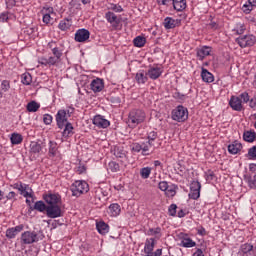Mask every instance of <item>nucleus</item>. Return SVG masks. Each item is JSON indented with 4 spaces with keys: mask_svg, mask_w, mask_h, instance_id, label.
Wrapping results in <instances>:
<instances>
[{
    "mask_svg": "<svg viewBox=\"0 0 256 256\" xmlns=\"http://www.w3.org/2000/svg\"><path fill=\"white\" fill-rule=\"evenodd\" d=\"M75 108L69 107V109H60L55 115V121L58 129H73V124L69 122V117L73 115Z\"/></svg>",
    "mask_w": 256,
    "mask_h": 256,
    "instance_id": "nucleus-1",
    "label": "nucleus"
},
{
    "mask_svg": "<svg viewBox=\"0 0 256 256\" xmlns=\"http://www.w3.org/2000/svg\"><path fill=\"white\" fill-rule=\"evenodd\" d=\"M70 191L72 197H81L85 193H89V184L85 180H76L71 186Z\"/></svg>",
    "mask_w": 256,
    "mask_h": 256,
    "instance_id": "nucleus-2",
    "label": "nucleus"
},
{
    "mask_svg": "<svg viewBox=\"0 0 256 256\" xmlns=\"http://www.w3.org/2000/svg\"><path fill=\"white\" fill-rule=\"evenodd\" d=\"M172 119L179 123L187 121L189 119V110L183 105L177 106L172 110Z\"/></svg>",
    "mask_w": 256,
    "mask_h": 256,
    "instance_id": "nucleus-3",
    "label": "nucleus"
},
{
    "mask_svg": "<svg viewBox=\"0 0 256 256\" xmlns=\"http://www.w3.org/2000/svg\"><path fill=\"white\" fill-rule=\"evenodd\" d=\"M48 49L52 51V55L50 56L57 63L61 62V58L63 57V44L57 43L56 41H50L47 45Z\"/></svg>",
    "mask_w": 256,
    "mask_h": 256,
    "instance_id": "nucleus-4",
    "label": "nucleus"
},
{
    "mask_svg": "<svg viewBox=\"0 0 256 256\" xmlns=\"http://www.w3.org/2000/svg\"><path fill=\"white\" fill-rule=\"evenodd\" d=\"M47 149L43 143L31 142L30 143V157L31 159H39L41 155H45Z\"/></svg>",
    "mask_w": 256,
    "mask_h": 256,
    "instance_id": "nucleus-5",
    "label": "nucleus"
},
{
    "mask_svg": "<svg viewBox=\"0 0 256 256\" xmlns=\"http://www.w3.org/2000/svg\"><path fill=\"white\" fill-rule=\"evenodd\" d=\"M113 155L118 159L124 167H127L129 164L128 152L123 148V146H114L112 150Z\"/></svg>",
    "mask_w": 256,
    "mask_h": 256,
    "instance_id": "nucleus-6",
    "label": "nucleus"
},
{
    "mask_svg": "<svg viewBox=\"0 0 256 256\" xmlns=\"http://www.w3.org/2000/svg\"><path fill=\"white\" fill-rule=\"evenodd\" d=\"M235 43L241 47V49H245L247 47H253L256 43V37L252 34L242 35L235 39Z\"/></svg>",
    "mask_w": 256,
    "mask_h": 256,
    "instance_id": "nucleus-7",
    "label": "nucleus"
},
{
    "mask_svg": "<svg viewBox=\"0 0 256 256\" xmlns=\"http://www.w3.org/2000/svg\"><path fill=\"white\" fill-rule=\"evenodd\" d=\"M39 242V235L35 231H25L21 234V245H33V243Z\"/></svg>",
    "mask_w": 256,
    "mask_h": 256,
    "instance_id": "nucleus-8",
    "label": "nucleus"
},
{
    "mask_svg": "<svg viewBox=\"0 0 256 256\" xmlns=\"http://www.w3.org/2000/svg\"><path fill=\"white\" fill-rule=\"evenodd\" d=\"M145 121V112L143 110L134 109L129 113V123H132L133 127L143 123Z\"/></svg>",
    "mask_w": 256,
    "mask_h": 256,
    "instance_id": "nucleus-9",
    "label": "nucleus"
},
{
    "mask_svg": "<svg viewBox=\"0 0 256 256\" xmlns=\"http://www.w3.org/2000/svg\"><path fill=\"white\" fill-rule=\"evenodd\" d=\"M104 18L106 19L107 23L111 25L114 31L119 29V25H121V17L116 16L114 12L108 11L105 13Z\"/></svg>",
    "mask_w": 256,
    "mask_h": 256,
    "instance_id": "nucleus-10",
    "label": "nucleus"
},
{
    "mask_svg": "<svg viewBox=\"0 0 256 256\" xmlns=\"http://www.w3.org/2000/svg\"><path fill=\"white\" fill-rule=\"evenodd\" d=\"M40 15H42V21L45 25H51V21H53V17H51V15H55V9L51 6H44L40 10Z\"/></svg>",
    "mask_w": 256,
    "mask_h": 256,
    "instance_id": "nucleus-11",
    "label": "nucleus"
},
{
    "mask_svg": "<svg viewBox=\"0 0 256 256\" xmlns=\"http://www.w3.org/2000/svg\"><path fill=\"white\" fill-rule=\"evenodd\" d=\"M43 199L48 206L61 205V196L59 193H53L49 191L48 193L43 194Z\"/></svg>",
    "mask_w": 256,
    "mask_h": 256,
    "instance_id": "nucleus-12",
    "label": "nucleus"
},
{
    "mask_svg": "<svg viewBox=\"0 0 256 256\" xmlns=\"http://www.w3.org/2000/svg\"><path fill=\"white\" fill-rule=\"evenodd\" d=\"M46 215L49 219H57V217H63V210L59 204L50 205L46 210Z\"/></svg>",
    "mask_w": 256,
    "mask_h": 256,
    "instance_id": "nucleus-13",
    "label": "nucleus"
},
{
    "mask_svg": "<svg viewBox=\"0 0 256 256\" xmlns=\"http://www.w3.org/2000/svg\"><path fill=\"white\" fill-rule=\"evenodd\" d=\"M180 241V247H184L185 249H191V247L197 246V242L193 241V239H191L187 233L180 234Z\"/></svg>",
    "mask_w": 256,
    "mask_h": 256,
    "instance_id": "nucleus-14",
    "label": "nucleus"
},
{
    "mask_svg": "<svg viewBox=\"0 0 256 256\" xmlns=\"http://www.w3.org/2000/svg\"><path fill=\"white\" fill-rule=\"evenodd\" d=\"M89 37H91V32L82 28L76 31L74 39L77 43H85V41H88Z\"/></svg>",
    "mask_w": 256,
    "mask_h": 256,
    "instance_id": "nucleus-15",
    "label": "nucleus"
},
{
    "mask_svg": "<svg viewBox=\"0 0 256 256\" xmlns=\"http://www.w3.org/2000/svg\"><path fill=\"white\" fill-rule=\"evenodd\" d=\"M239 255L241 256H256L255 247L253 244L245 243L240 246Z\"/></svg>",
    "mask_w": 256,
    "mask_h": 256,
    "instance_id": "nucleus-16",
    "label": "nucleus"
},
{
    "mask_svg": "<svg viewBox=\"0 0 256 256\" xmlns=\"http://www.w3.org/2000/svg\"><path fill=\"white\" fill-rule=\"evenodd\" d=\"M148 78L151 79L152 81H157L161 75H163V69L155 66H150L148 70L146 71Z\"/></svg>",
    "mask_w": 256,
    "mask_h": 256,
    "instance_id": "nucleus-17",
    "label": "nucleus"
},
{
    "mask_svg": "<svg viewBox=\"0 0 256 256\" xmlns=\"http://www.w3.org/2000/svg\"><path fill=\"white\" fill-rule=\"evenodd\" d=\"M93 125L96 127L102 128V129H107L109 125H111V122L107 119H105V116L102 115H96L93 118Z\"/></svg>",
    "mask_w": 256,
    "mask_h": 256,
    "instance_id": "nucleus-18",
    "label": "nucleus"
},
{
    "mask_svg": "<svg viewBox=\"0 0 256 256\" xmlns=\"http://www.w3.org/2000/svg\"><path fill=\"white\" fill-rule=\"evenodd\" d=\"M23 229H25V225H23V224H20L18 226L12 227V228H8L6 230L7 239H15V237H17V235H19V233H21V231H23Z\"/></svg>",
    "mask_w": 256,
    "mask_h": 256,
    "instance_id": "nucleus-19",
    "label": "nucleus"
},
{
    "mask_svg": "<svg viewBox=\"0 0 256 256\" xmlns=\"http://www.w3.org/2000/svg\"><path fill=\"white\" fill-rule=\"evenodd\" d=\"M211 51H213V48L211 46H202L200 48H197L196 55L199 61H203L205 57H209V55H211Z\"/></svg>",
    "mask_w": 256,
    "mask_h": 256,
    "instance_id": "nucleus-20",
    "label": "nucleus"
},
{
    "mask_svg": "<svg viewBox=\"0 0 256 256\" xmlns=\"http://www.w3.org/2000/svg\"><path fill=\"white\" fill-rule=\"evenodd\" d=\"M90 88L93 91V93H101V91L105 89V83L103 82V79L96 78L92 80Z\"/></svg>",
    "mask_w": 256,
    "mask_h": 256,
    "instance_id": "nucleus-21",
    "label": "nucleus"
},
{
    "mask_svg": "<svg viewBox=\"0 0 256 256\" xmlns=\"http://www.w3.org/2000/svg\"><path fill=\"white\" fill-rule=\"evenodd\" d=\"M229 105L233 111H242L243 110V101L238 96H231Z\"/></svg>",
    "mask_w": 256,
    "mask_h": 256,
    "instance_id": "nucleus-22",
    "label": "nucleus"
},
{
    "mask_svg": "<svg viewBox=\"0 0 256 256\" xmlns=\"http://www.w3.org/2000/svg\"><path fill=\"white\" fill-rule=\"evenodd\" d=\"M135 80L138 85H145L149 81V75L145 70H139L135 75Z\"/></svg>",
    "mask_w": 256,
    "mask_h": 256,
    "instance_id": "nucleus-23",
    "label": "nucleus"
},
{
    "mask_svg": "<svg viewBox=\"0 0 256 256\" xmlns=\"http://www.w3.org/2000/svg\"><path fill=\"white\" fill-rule=\"evenodd\" d=\"M243 149V144L239 141H234L232 144L228 145V152L230 155H237Z\"/></svg>",
    "mask_w": 256,
    "mask_h": 256,
    "instance_id": "nucleus-24",
    "label": "nucleus"
},
{
    "mask_svg": "<svg viewBox=\"0 0 256 256\" xmlns=\"http://www.w3.org/2000/svg\"><path fill=\"white\" fill-rule=\"evenodd\" d=\"M108 213L110 217H119L121 215V205L118 203H112L108 207Z\"/></svg>",
    "mask_w": 256,
    "mask_h": 256,
    "instance_id": "nucleus-25",
    "label": "nucleus"
},
{
    "mask_svg": "<svg viewBox=\"0 0 256 256\" xmlns=\"http://www.w3.org/2000/svg\"><path fill=\"white\" fill-rule=\"evenodd\" d=\"M59 155V145L55 141H49L48 156L57 157Z\"/></svg>",
    "mask_w": 256,
    "mask_h": 256,
    "instance_id": "nucleus-26",
    "label": "nucleus"
},
{
    "mask_svg": "<svg viewBox=\"0 0 256 256\" xmlns=\"http://www.w3.org/2000/svg\"><path fill=\"white\" fill-rule=\"evenodd\" d=\"M10 89H11V81L2 80L0 84V99H3V97H5V93H8Z\"/></svg>",
    "mask_w": 256,
    "mask_h": 256,
    "instance_id": "nucleus-27",
    "label": "nucleus"
},
{
    "mask_svg": "<svg viewBox=\"0 0 256 256\" xmlns=\"http://www.w3.org/2000/svg\"><path fill=\"white\" fill-rule=\"evenodd\" d=\"M201 78L204 83H213V81H215V77L213 76V74L209 72V70H207L206 68H202Z\"/></svg>",
    "mask_w": 256,
    "mask_h": 256,
    "instance_id": "nucleus-28",
    "label": "nucleus"
},
{
    "mask_svg": "<svg viewBox=\"0 0 256 256\" xmlns=\"http://www.w3.org/2000/svg\"><path fill=\"white\" fill-rule=\"evenodd\" d=\"M96 229L100 235H107L109 233V224L105 223V221L96 222Z\"/></svg>",
    "mask_w": 256,
    "mask_h": 256,
    "instance_id": "nucleus-29",
    "label": "nucleus"
},
{
    "mask_svg": "<svg viewBox=\"0 0 256 256\" xmlns=\"http://www.w3.org/2000/svg\"><path fill=\"white\" fill-rule=\"evenodd\" d=\"M172 5L175 11H185L187 9V0H173Z\"/></svg>",
    "mask_w": 256,
    "mask_h": 256,
    "instance_id": "nucleus-30",
    "label": "nucleus"
},
{
    "mask_svg": "<svg viewBox=\"0 0 256 256\" xmlns=\"http://www.w3.org/2000/svg\"><path fill=\"white\" fill-rule=\"evenodd\" d=\"M152 147H153V143H151V141L142 143L141 155H143L144 157L151 155L153 153V150H151Z\"/></svg>",
    "mask_w": 256,
    "mask_h": 256,
    "instance_id": "nucleus-31",
    "label": "nucleus"
},
{
    "mask_svg": "<svg viewBox=\"0 0 256 256\" xmlns=\"http://www.w3.org/2000/svg\"><path fill=\"white\" fill-rule=\"evenodd\" d=\"M243 139L247 143H253V141H255V139H256L255 131H253V130H246V131H244Z\"/></svg>",
    "mask_w": 256,
    "mask_h": 256,
    "instance_id": "nucleus-32",
    "label": "nucleus"
},
{
    "mask_svg": "<svg viewBox=\"0 0 256 256\" xmlns=\"http://www.w3.org/2000/svg\"><path fill=\"white\" fill-rule=\"evenodd\" d=\"M41 108V104H39L37 101L33 100L30 101L27 106L26 109L29 113H37V111H39V109Z\"/></svg>",
    "mask_w": 256,
    "mask_h": 256,
    "instance_id": "nucleus-33",
    "label": "nucleus"
},
{
    "mask_svg": "<svg viewBox=\"0 0 256 256\" xmlns=\"http://www.w3.org/2000/svg\"><path fill=\"white\" fill-rule=\"evenodd\" d=\"M38 63L40 65H44L45 67H47V66L53 67V66L57 65V63L54 61V58H51V56L49 58H45V57L39 58Z\"/></svg>",
    "mask_w": 256,
    "mask_h": 256,
    "instance_id": "nucleus-34",
    "label": "nucleus"
},
{
    "mask_svg": "<svg viewBox=\"0 0 256 256\" xmlns=\"http://www.w3.org/2000/svg\"><path fill=\"white\" fill-rule=\"evenodd\" d=\"M163 25L165 29H175V27H177V20L173 19L172 17H166Z\"/></svg>",
    "mask_w": 256,
    "mask_h": 256,
    "instance_id": "nucleus-35",
    "label": "nucleus"
},
{
    "mask_svg": "<svg viewBox=\"0 0 256 256\" xmlns=\"http://www.w3.org/2000/svg\"><path fill=\"white\" fill-rule=\"evenodd\" d=\"M177 189H179V186L177 184H171L168 186V189L165 191L166 197H175L177 195Z\"/></svg>",
    "mask_w": 256,
    "mask_h": 256,
    "instance_id": "nucleus-36",
    "label": "nucleus"
},
{
    "mask_svg": "<svg viewBox=\"0 0 256 256\" xmlns=\"http://www.w3.org/2000/svg\"><path fill=\"white\" fill-rule=\"evenodd\" d=\"M71 28V21L69 20V18H65L63 20H61L58 24V29H60V31H67V29Z\"/></svg>",
    "mask_w": 256,
    "mask_h": 256,
    "instance_id": "nucleus-37",
    "label": "nucleus"
},
{
    "mask_svg": "<svg viewBox=\"0 0 256 256\" xmlns=\"http://www.w3.org/2000/svg\"><path fill=\"white\" fill-rule=\"evenodd\" d=\"M134 47H145V43H147V38L144 36H137L133 40Z\"/></svg>",
    "mask_w": 256,
    "mask_h": 256,
    "instance_id": "nucleus-38",
    "label": "nucleus"
},
{
    "mask_svg": "<svg viewBox=\"0 0 256 256\" xmlns=\"http://www.w3.org/2000/svg\"><path fill=\"white\" fill-rule=\"evenodd\" d=\"M49 206L48 205H46L45 204V202H43V201H37V202H35V204H34V209L36 210V211H39L40 213H43V212H47V208H48Z\"/></svg>",
    "mask_w": 256,
    "mask_h": 256,
    "instance_id": "nucleus-39",
    "label": "nucleus"
},
{
    "mask_svg": "<svg viewBox=\"0 0 256 256\" xmlns=\"http://www.w3.org/2000/svg\"><path fill=\"white\" fill-rule=\"evenodd\" d=\"M146 234L149 236H155L156 239H161V227L149 228Z\"/></svg>",
    "mask_w": 256,
    "mask_h": 256,
    "instance_id": "nucleus-40",
    "label": "nucleus"
},
{
    "mask_svg": "<svg viewBox=\"0 0 256 256\" xmlns=\"http://www.w3.org/2000/svg\"><path fill=\"white\" fill-rule=\"evenodd\" d=\"M10 139H11L12 145H19L23 143V136L19 133H13Z\"/></svg>",
    "mask_w": 256,
    "mask_h": 256,
    "instance_id": "nucleus-41",
    "label": "nucleus"
},
{
    "mask_svg": "<svg viewBox=\"0 0 256 256\" xmlns=\"http://www.w3.org/2000/svg\"><path fill=\"white\" fill-rule=\"evenodd\" d=\"M246 29L247 28L245 27V24L239 22V23H236L232 31L236 32V35H243Z\"/></svg>",
    "mask_w": 256,
    "mask_h": 256,
    "instance_id": "nucleus-42",
    "label": "nucleus"
},
{
    "mask_svg": "<svg viewBox=\"0 0 256 256\" xmlns=\"http://www.w3.org/2000/svg\"><path fill=\"white\" fill-rule=\"evenodd\" d=\"M21 78H22L21 83L23 85H31V83H33V76H31L30 73L26 72L22 74Z\"/></svg>",
    "mask_w": 256,
    "mask_h": 256,
    "instance_id": "nucleus-43",
    "label": "nucleus"
},
{
    "mask_svg": "<svg viewBox=\"0 0 256 256\" xmlns=\"http://www.w3.org/2000/svg\"><path fill=\"white\" fill-rule=\"evenodd\" d=\"M250 189H256V173L245 178Z\"/></svg>",
    "mask_w": 256,
    "mask_h": 256,
    "instance_id": "nucleus-44",
    "label": "nucleus"
},
{
    "mask_svg": "<svg viewBox=\"0 0 256 256\" xmlns=\"http://www.w3.org/2000/svg\"><path fill=\"white\" fill-rule=\"evenodd\" d=\"M108 169L112 173H117V171H120L121 167L119 166V163L111 161L108 163Z\"/></svg>",
    "mask_w": 256,
    "mask_h": 256,
    "instance_id": "nucleus-45",
    "label": "nucleus"
},
{
    "mask_svg": "<svg viewBox=\"0 0 256 256\" xmlns=\"http://www.w3.org/2000/svg\"><path fill=\"white\" fill-rule=\"evenodd\" d=\"M130 149L132 153H142V144H139L138 142H134L130 145Z\"/></svg>",
    "mask_w": 256,
    "mask_h": 256,
    "instance_id": "nucleus-46",
    "label": "nucleus"
},
{
    "mask_svg": "<svg viewBox=\"0 0 256 256\" xmlns=\"http://www.w3.org/2000/svg\"><path fill=\"white\" fill-rule=\"evenodd\" d=\"M151 175V168L150 167H144L140 170V176L142 179H149Z\"/></svg>",
    "mask_w": 256,
    "mask_h": 256,
    "instance_id": "nucleus-47",
    "label": "nucleus"
},
{
    "mask_svg": "<svg viewBox=\"0 0 256 256\" xmlns=\"http://www.w3.org/2000/svg\"><path fill=\"white\" fill-rule=\"evenodd\" d=\"M188 197L189 199H193L194 201H197V199L201 197V190H190Z\"/></svg>",
    "mask_w": 256,
    "mask_h": 256,
    "instance_id": "nucleus-48",
    "label": "nucleus"
},
{
    "mask_svg": "<svg viewBox=\"0 0 256 256\" xmlns=\"http://www.w3.org/2000/svg\"><path fill=\"white\" fill-rule=\"evenodd\" d=\"M111 11H114V13H123V7L119 4H110L109 8Z\"/></svg>",
    "mask_w": 256,
    "mask_h": 256,
    "instance_id": "nucleus-49",
    "label": "nucleus"
},
{
    "mask_svg": "<svg viewBox=\"0 0 256 256\" xmlns=\"http://www.w3.org/2000/svg\"><path fill=\"white\" fill-rule=\"evenodd\" d=\"M168 213L170 217H176L177 216V204H171L168 208Z\"/></svg>",
    "mask_w": 256,
    "mask_h": 256,
    "instance_id": "nucleus-50",
    "label": "nucleus"
},
{
    "mask_svg": "<svg viewBox=\"0 0 256 256\" xmlns=\"http://www.w3.org/2000/svg\"><path fill=\"white\" fill-rule=\"evenodd\" d=\"M190 190L201 191V182L193 180L190 184Z\"/></svg>",
    "mask_w": 256,
    "mask_h": 256,
    "instance_id": "nucleus-51",
    "label": "nucleus"
},
{
    "mask_svg": "<svg viewBox=\"0 0 256 256\" xmlns=\"http://www.w3.org/2000/svg\"><path fill=\"white\" fill-rule=\"evenodd\" d=\"M158 189L164 191V193L169 189V183L167 181H161L158 183Z\"/></svg>",
    "mask_w": 256,
    "mask_h": 256,
    "instance_id": "nucleus-52",
    "label": "nucleus"
},
{
    "mask_svg": "<svg viewBox=\"0 0 256 256\" xmlns=\"http://www.w3.org/2000/svg\"><path fill=\"white\" fill-rule=\"evenodd\" d=\"M43 122L45 123V125H51V123H53V116H51V114H44Z\"/></svg>",
    "mask_w": 256,
    "mask_h": 256,
    "instance_id": "nucleus-53",
    "label": "nucleus"
},
{
    "mask_svg": "<svg viewBox=\"0 0 256 256\" xmlns=\"http://www.w3.org/2000/svg\"><path fill=\"white\" fill-rule=\"evenodd\" d=\"M247 157L250 159H256V146H253L250 149H248Z\"/></svg>",
    "mask_w": 256,
    "mask_h": 256,
    "instance_id": "nucleus-54",
    "label": "nucleus"
},
{
    "mask_svg": "<svg viewBox=\"0 0 256 256\" xmlns=\"http://www.w3.org/2000/svg\"><path fill=\"white\" fill-rule=\"evenodd\" d=\"M253 9V6L251 4H249V2L245 3L242 6V11H244V13H246V15H249V13H251Z\"/></svg>",
    "mask_w": 256,
    "mask_h": 256,
    "instance_id": "nucleus-55",
    "label": "nucleus"
},
{
    "mask_svg": "<svg viewBox=\"0 0 256 256\" xmlns=\"http://www.w3.org/2000/svg\"><path fill=\"white\" fill-rule=\"evenodd\" d=\"M75 132H73V129H64L63 132H61V135L64 139H67L71 137Z\"/></svg>",
    "mask_w": 256,
    "mask_h": 256,
    "instance_id": "nucleus-56",
    "label": "nucleus"
},
{
    "mask_svg": "<svg viewBox=\"0 0 256 256\" xmlns=\"http://www.w3.org/2000/svg\"><path fill=\"white\" fill-rule=\"evenodd\" d=\"M27 185H23V182H20V183H15L13 185V189H18L20 191V194L25 191Z\"/></svg>",
    "mask_w": 256,
    "mask_h": 256,
    "instance_id": "nucleus-57",
    "label": "nucleus"
},
{
    "mask_svg": "<svg viewBox=\"0 0 256 256\" xmlns=\"http://www.w3.org/2000/svg\"><path fill=\"white\" fill-rule=\"evenodd\" d=\"M239 99H240V101H243V103H249V101H250L249 93H247V92L241 93L239 96Z\"/></svg>",
    "mask_w": 256,
    "mask_h": 256,
    "instance_id": "nucleus-58",
    "label": "nucleus"
},
{
    "mask_svg": "<svg viewBox=\"0 0 256 256\" xmlns=\"http://www.w3.org/2000/svg\"><path fill=\"white\" fill-rule=\"evenodd\" d=\"M174 99H178L179 101H185L187 99V96L185 94H182L180 92H175L173 94Z\"/></svg>",
    "mask_w": 256,
    "mask_h": 256,
    "instance_id": "nucleus-59",
    "label": "nucleus"
},
{
    "mask_svg": "<svg viewBox=\"0 0 256 256\" xmlns=\"http://www.w3.org/2000/svg\"><path fill=\"white\" fill-rule=\"evenodd\" d=\"M9 21V13L3 12L0 14V23H7Z\"/></svg>",
    "mask_w": 256,
    "mask_h": 256,
    "instance_id": "nucleus-60",
    "label": "nucleus"
},
{
    "mask_svg": "<svg viewBox=\"0 0 256 256\" xmlns=\"http://www.w3.org/2000/svg\"><path fill=\"white\" fill-rule=\"evenodd\" d=\"M87 171V167L83 164H80L78 167H77V170L76 172L78 173V175H83V173H85Z\"/></svg>",
    "mask_w": 256,
    "mask_h": 256,
    "instance_id": "nucleus-61",
    "label": "nucleus"
},
{
    "mask_svg": "<svg viewBox=\"0 0 256 256\" xmlns=\"http://www.w3.org/2000/svg\"><path fill=\"white\" fill-rule=\"evenodd\" d=\"M17 5V0H7L6 1V6L7 9H13Z\"/></svg>",
    "mask_w": 256,
    "mask_h": 256,
    "instance_id": "nucleus-62",
    "label": "nucleus"
},
{
    "mask_svg": "<svg viewBox=\"0 0 256 256\" xmlns=\"http://www.w3.org/2000/svg\"><path fill=\"white\" fill-rule=\"evenodd\" d=\"M157 139V132L152 131L148 134V141H155Z\"/></svg>",
    "mask_w": 256,
    "mask_h": 256,
    "instance_id": "nucleus-63",
    "label": "nucleus"
},
{
    "mask_svg": "<svg viewBox=\"0 0 256 256\" xmlns=\"http://www.w3.org/2000/svg\"><path fill=\"white\" fill-rule=\"evenodd\" d=\"M249 106L251 107V109H255V107H256V96H254L253 98H251L249 100Z\"/></svg>",
    "mask_w": 256,
    "mask_h": 256,
    "instance_id": "nucleus-64",
    "label": "nucleus"
}]
</instances>
